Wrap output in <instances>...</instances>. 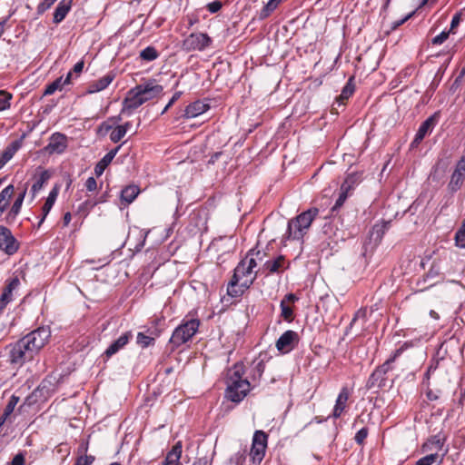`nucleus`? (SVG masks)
<instances>
[{"instance_id": "f257e3e1", "label": "nucleus", "mask_w": 465, "mask_h": 465, "mask_svg": "<svg viewBox=\"0 0 465 465\" xmlns=\"http://www.w3.org/2000/svg\"><path fill=\"white\" fill-rule=\"evenodd\" d=\"M244 373L245 368L242 362L235 363L228 371L225 396L232 402H241L251 391V381L242 378Z\"/></svg>"}, {"instance_id": "f03ea898", "label": "nucleus", "mask_w": 465, "mask_h": 465, "mask_svg": "<svg viewBox=\"0 0 465 465\" xmlns=\"http://www.w3.org/2000/svg\"><path fill=\"white\" fill-rule=\"evenodd\" d=\"M319 214V209L312 207L310 208L295 218L288 222L286 233L283 237L285 240L290 241H302L303 236L308 232L312 223Z\"/></svg>"}, {"instance_id": "7ed1b4c3", "label": "nucleus", "mask_w": 465, "mask_h": 465, "mask_svg": "<svg viewBox=\"0 0 465 465\" xmlns=\"http://www.w3.org/2000/svg\"><path fill=\"white\" fill-rule=\"evenodd\" d=\"M200 326L198 319H190L183 321L178 327L174 329L170 338V344L178 348L189 341L197 332Z\"/></svg>"}, {"instance_id": "20e7f679", "label": "nucleus", "mask_w": 465, "mask_h": 465, "mask_svg": "<svg viewBox=\"0 0 465 465\" xmlns=\"http://www.w3.org/2000/svg\"><path fill=\"white\" fill-rule=\"evenodd\" d=\"M5 350L8 351L10 363L18 366L31 361L35 355V352L30 348V345H26L23 338L7 345Z\"/></svg>"}, {"instance_id": "39448f33", "label": "nucleus", "mask_w": 465, "mask_h": 465, "mask_svg": "<svg viewBox=\"0 0 465 465\" xmlns=\"http://www.w3.org/2000/svg\"><path fill=\"white\" fill-rule=\"evenodd\" d=\"M51 337V331L49 327H39L32 331L23 337L26 345L37 354L39 351L46 344Z\"/></svg>"}, {"instance_id": "423d86ee", "label": "nucleus", "mask_w": 465, "mask_h": 465, "mask_svg": "<svg viewBox=\"0 0 465 465\" xmlns=\"http://www.w3.org/2000/svg\"><path fill=\"white\" fill-rule=\"evenodd\" d=\"M213 43L212 38L204 33H192L183 41V49L186 52L204 51Z\"/></svg>"}, {"instance_id": "0eeeda50", "label": "nucleus", "mask_w": 465, "mask_h": 465, "mask_svg": "<svg viewBox=\"0 0 465 465\" xmlns=\"http://www.w3.org/2000/svg\"><path fill=\"white\" fill-rule=\"evenodd\" d=\"M268 435L262 430H256L252 437L250 456L253 463H260L265 455Z\"/></svg>"}, {"instance_id": "6e6552de", "label": "nucleus", "mask_w": 465, "mask_h": 465, "mask_svg": "<svg viewBox=\"0 0 465 465\" xmlns=\"http://www.w3.org/2000/svg\"><path fill=\"white\" fill-rule=\"evenodd\" d=\"M55 378L53 376H47L42 381L38 387L26 397L25 403L31 405L35 403L39 398H48L52 393L55 391V385L54 383Z\"/></svg>"}, {"instance_id": "1a4fd4ad", "label": "nucleus", "mask_w": 465, "mask_h": 465, "mask_svg": "<svg viewBox=\"0 0 465 465\" xmlns=\"http://www.w3.org/2000/svg\"><path fill=\"white\" fill-rule=\"evenodd\" d=\"M20 243L13 235L11 230L0 225V251L11 256L17 252Z\"/></svg>"}, {"instance_id": "9d476101", "label": "nucleus", "mask_w": 465, "mask_h": 465, "mask_svg": "<svg viewBox=\"0 0 465 465\" xmlns=\"http://www.w3.org/2000/svg\"><path fill=\"white\" fill-rule=\"evenodd\" d=\"M465 183V154L457 162L455 168L450 175L447 189L450 193H454L461 189Z\"/></svg>"}, {"instance_id": "9b49d317", "label": "nucleus", "mask_w": 465, "mask_h": 465, "mask_svg": "<svg viewBox=\"0 0 465 465\" xmlns=\"http://www.w3.org/2000/svg\"><path fill=\"white\" fill-rule=\"evenodd\" d=\"M138 94L141 95L144 103L153 100L160 96L163 91V87L161 84H157L155 80H149L144 84H138L135 86Z\"/></svg>"}, {"instance_id": "f8f14e48", "label": "nucleus", "mask_w": 465, "mask_h": 465, "mask_svg": "<svg viewBox=\"0 0 465 465\" xmlns=\"http://www.w3.org/2000/svg\"><path fill=\"white\" fill-rule=\"evenodd\" d=\"M27 187L28 183H25V184H23L21 189L18 188L20 192L17 193L15 202L13 203L12 206L10 207V209L5 216V222L7 224H13L16 220L18 214L20 213L25 197L27 193Z\"/></svg>"}, {"instance_id": "ddd939ff", "label": "nucleus", "mask_w": 465, "mask_h": 465, "mask_svg": "<svg viewBox=\"0 0 465 465\" xmlns=\"http://www.w3.org/2000/svg\"><path fill=\"white\" fill-rule=\"evenodd\" d=\"M299 341V335L296 331L288 330L284 331L276 341V348L282 353H288L292 351Z\"/></svg>"}, {"instance_id": "4468645a", "label": "nucleus", "mask_w": 465, "mask_h": 465, "mask_svg": "<svg viewBox=\"0 0 465 465\" xmlns=\"http://www.w3.org/2000/svg\"><path fill=\"white\" fill-rule=\"evenodd\" d=\"M67 146V136L62 133L56 132L50 136L49 143L45 147V151L49 154H61L64 153Z\"/></svg>"}, {"instance_id": "2eb2a0df", "label": "nucleus", "mask_w": 465, "mask_h": 465, "mask_svg": "<svg viewBox=\"0 0 465 465\" xmlns=\"http://www.w3.org/2000/svg\"><path fill=\"white\" fill-rule=\"evenodd\" d=\"M143 104L144 100H143L135 87H134L127 93V96L123 101L121 114L130 116L135 109Z\"/></svg>"}, {"instance_id": "dca6fc26", "label": "nucleus", "mask_w": 465, "mask_h": 465, "mask_svg": "<svg viewBox=\"0 0 465 465\" xmlns=\"http://www.w3.org/2000/svg\"><path fill=\"white\" fill-rule=\"evenodd\" d=\"M20 286V279L17 275L13 276L5 281V286L0 296V309L6 307L13 301V292L16 291Z\"/></svg>"}, {"instance_id": "f3484780", "label": "nucleus", "mask_w": 465, "mask_h": 465, "mask_svg": "<svg viewBox=\"0 0 465 465\" xmlns=\"http://www.w3.org/2000/svg\"><path fill=\"white\" fill-rule=\"evenodd\" d=\"M440 117V112H435L432 115L427 118L419 127L413 143H420L425 136L430 133L435 125L438 124Z\"/></svg>"}, {"instance_id": "a211bd4d", "label": "nucleus", "mask_w": 465, "mask_h": 465, "mask_svg": "<svg viewBox=\"0 0 465 465\" xmlns=\"http://www.w3.org/2000/svg\"><path fill=\"white\" fill-rule=\"evenodd\" d=\"M289 263L286 262L285 257L283 255H279L274 260H268L263 264V271L266 275H271L273 273L280 274L288 269Z\"/></svg>"}, {"instance_id": "6ab92c4d", "label": "nucleus", "mask_w": 465, "mask_h": 465, "mask_svg": "<svg viewBox=\"0 0 465 465\" xmlns=\"http://www.w3.org/2000/svg\"><path fill=\"white\" fill-rule=\"evenodd\" d=\"M209 108V104L196 100L185 107L183 117L186 119L195 118L205 113Z\"/></svg>"}, {"instance_id": "aec40b11", "label": "nucleus", "mask_w": 465, "mask_h": 465, "mask_svg": "<svg viewBox=\"0 0 465 465\" xmlns=\"http://www.w3.org/2000/svg\"><path fill=\"white\" fill-rule=\"evenodd\" d=\"M132 338H133L132 331H125L117 340H115L114 342H112L109 345V347L104 351V355L107 358L112 357L113 355L117 353L120 350L124 349Z\"/></svg>"}, {"instance_id": "412c9836", "label": "nucleus", "mask_w": 465, "mask_h": 465, "mask_svg": "<svg viewBox=\"0 0 465 465\" xmlns=\"http://www.w3.org/2000/svg\"><path fill=\"white\" fill-rule=\"evenodd\" d=\"M350 397V391L348 387L343 386L336 399V402L333 408L332 417L338 419L346 408L347 401Z\"/></svg>"}, {"instance_id": "4be33fe9", "label": "nucleus", "mask_w": 465, "mask_h": 465, "mask_svg": "<svg viewBox=\"0 0 465 465\" xmlns=\"http://www.w3.org/2000/svg\"><path fill=\"white\" fill-rule=\"evenodd\" d=\"M122 144L109 151L94 166V173L96 176H101L106 167L112 163Z\"/></svg>"}, {"instance_id": "5701e85b", "label": "nucleus", "mask_w": 465, "mask_h": 465, "mask_svg": "<svg viewBox=\"0 0 465 465\" xmlns=\"http://www.w3.org/2000/svg\"><path fill=\"white\" fill-rule=\"evenodd\" d=\"M73 0H61L55 7L53 22L60 24L72 8Z\"/></svg>"}, {"instance_id": "b1692460", "label": "nucleus", "mask_w": 465, "mask_h": 465, "mask_svg": "<svg viewBox=\"0 0 465 465\" xmlns=\"http://www.w3.org/2000/svg\"><path fill=\"white\" fill-rule=\"evenodd\" d=\"M183 445L181 441L176 442L172 450L166 454L163 465H181L180 459L182 456Z\"/></svg>"}, {"instance_id": "393cba45", "label": "nucleus", "mask_w": 465, "mask_h": 465, "mask_svg": "<svg viewBox=\"0 0 465 465\" xmlns=\"http://www.w3.org/2000/svg\"><path fill=\"white\" fill-rule=\"evenodd\" d=\"M390 227L391 221H382L381 223H375L370 232L371 240H373L375 243H379Z\"/></svg>"}, {"instance_id": "a878e982", "label": "nucleus", "mask_w": 465, "mask_h": 465, "mask_svg": "<svg viewBox=\"0 0 465 465\" xmlns=\"http://www.w3.org/2000/svg\"><path fill=\"white\" fill-rule=\"evenodd\" d=\"M382 370L380 371L378 368L374 370V371L371 374L367 381L368 389L373 388H383L386 385V375L382 374Z\"/></svg>"}, {"instance_id": "bb28decb", "label": "nucleus", "mask_w": 465, "mask_h": 465, "mask_svg": "<svg viewBox=\"0 0 465 465\" xmlns=\"http://www.w3.org/2000/svg\"><path fill=\"white\" fill-rule=\"evenodd\" d=\"M362 181V173L361 172H352L346 175L343 183L341 187L343 190H347L350 193L361 183Z\"/></svg>"}, {"instance_id": "cd10ccee", "label": "nucleus", "mask_w": 465, "mask_h": 465, "mask_svg": "<svg viewBox=\"0 0 465 465\" xmlns=\"http://www.w3.org/2000/svg\"><path fill=\"white\" fill-rule=\"evenodd\" d=\"M265 370V363L263 360L255 359L252 361L251 369L249 371V378L252 382H258L262 378Z\"/></svg>"}, {"instance_id": "c85d7f7f", "label": "nucleus", "mask_w": 465, "mask_h": 465, "mask_svg": "<svg viewBox=\"0 0 465 465\" xmlns=\"http://www.w3.org/2000/svg\"><path fill=\"white\" fill-rule=\"evenodd\" d=\"M15 186L9 184L0 192V215L7 210L10 200L15 194Z\"/></svg>"}, {"instance_id": "c756f323", "label": "nucleus", "mask_w": 465, "mask_h": 465, "mask_svg": "<svg viewBox=\"0 0 465 465\" xmlns=\"http://www.w3.org/2000/svg\"><path fill=\"white\" fill-rule=\"evenodd\" d=\"M51 174L49 171L43 170L38 175L35 176V182L31 187L32 198L34 199L36 193L43 188L44 184L50 179Z\"/></svg>"}, {"instance_id": "7c9ffc66", "label": "nucleus", "mask_w": 465, "mask_h": 465, "mask_svg": "<svg viewBox=\"0 0 465 465\" xmlns=\"http://www.w3.org/2000/svg\"><path fill=\"white\" fill-rule=\"evenodd\" d=\"M114 75L108 74L93 82L88 87V93L94 94L104 90L113 82Z\"/></svg>"}, {"instance_id": "2f4dec72", "label": "nucleus", "mask_w": 465, "mask_h": 465, "mask_svg": "<svg viewBox=\"0 0 465 465\" xmlns=\"http://www.w3.org/2000/svg\"><path fill=\"white\" fill-rule=\"evenodd\" d=\"M21 146H22V139L13 141L4 150L3 153L0 156V159H2V161L5 162L7 163L13 158V156L15 154V153L21 148Z\"/></svg>"}, {"instance_id": "473e14b6", "label": "nucleus", "mask_w": 465, "mask_h": 465, "mask_svg": "<svg viewBox=\"0 0 465 465\" xmlns=\"http://www.w3.org/2000/svg\"><path fill=\"white\" fill-rule=\"evenodd\" d=\"M140 190L136 185H128L121 192V200L126 203H131L139 194Z\"/></svg>"}, {"instance_id": "72a5a7b5", "label": "nucleus", "mask_w": 465, "mask_h": 465, "mask_svg": "<svg viewBox=\"0 0 465 465\" xmlns=\"http://www.w3.org/2000/svg\"><path fill=\"white\" fill-rule=\"evenodd\" d=\"M151 335H146L143 332H138L136 337V343L143 349L152 346L155 342V338L152 335L158 336L159 332L151 331Z\"/></svg>"}, {"instance_id": "f704fd0d", "label": "nucleus", "mask_w": 465, "mask_h": 465, "mask_svg": "<svg viewBox=\"0 0 465 465\" xmlns=\"http://www.w3.org/2000/svg\"><path fill=\"white\" fill-rule=\"evenodd\" d=\"M284 0H269L259 13V19L263 20L271 15Z\"/></svg>"}, {"instance_id": "c9c22d12", "label": "nucleus", "mask_w": 465, "mask_h": 465, "mask_svg": "<svg viewBox=\"0 0 465 465\" xmlns=\"http://www.w3.org/2000/svg\"><path fill=\"white\" fill-rule=\"evenodd\" d=\"M354 77L351 76L346 84L343 86L341 93L339 96L340 103H343L345 100H348L355 91V85L353 84Z\"/></svg>"}, {"instance_id": "e433bc0d", "label": "nucleus", "mask_w": 465, "mask_h": 465, "mask_svg": "<svg viewBox=\"0 0 465 465\" xmlns=\"http://www.w3.org/2000/svg\"><path fill=\"white\" fill-rule=\"evenodd\" d=\"M139 57L143 61L152 62L159 57V52L156 50L154 46L150 45L140 52Z\"/></svg>"}, {"instance_id": "4c0bfd02", "label": "nucleus", "mask_w": 465, "mask_h": 465, "mask_svg": "<svg viewBox=\"0 0 465 465\" xmlns=\"http://www.w3.org/2000/svg\"><path fill=\"white\" fill-rule=\"evenodd\" d=\"M402 349H398L394 351L393 355H391L383 364L377 367L380 371H383L382 374L386 375L389 371L392 369V363L396 361V359L401 354Z\"/></svg>"}, {"instance_id": "58836bf2", "label": "nucleus", "mask_w": 465, "mask_h": 465, "mask_svg": "<svg viewBox=\"0 0 465 465\" xmlns=\"http://www.w3.org/2000/svg\"><path fill=\"white\" fill-rule=\"evenodd\" d=\"M350 195V192L347 190H343L342 187L340 188V193L339 197L337 198L334 205L331 207V214L334 215V213L338 211L339 208H341L345 201L347 200L348 196Z\"/></svg>"}, {"instance_id": "ea45409f", "label": "nucleus", "mask_w": 465, "mask_h": 465, "mask_svg": "<svg viewBox=\"0 0 465 465\" xmlns=\"http://www.w3.org/2000/svg\"><path fill=\"white\" fill-rule=\"evenodd\" d=\"M454 241L457 247L465 249V222L462 223L455 232Z\"/></svg>"}, {"instance_id": "a19ab883", "label": "nucleus", "mask_w": 465, "mask_h": 465, "mask_svg": "<svg viewBox=\"0 0 465 465\" xmlns=\"http://www.w3.org/2000/svg\"><path fill=\"white\" fill-rule=\"evenodd\" d=\"M13 94L5 90H0V112L10 108Z\"/></svg>"}, {"instance_id": "79ce46f5", "label": "nucleus", "mask_w": 465, "mask_h": 465, "mask_svg": "<svg viewBox=\"0 0 465 465\" xmlns=\"http://www.w3.org/2000/svg\"><path fill=\"white\" fill-rule=\"evenodd\" d=\"M63 87H64V84L62 83V76H61V77H58L57 79H55L51 84L46 85L45 92H44V95H51L55 91L62 90Z\"/></svg>"}, {"instance_id": "37998d69", "label": "nucleus", "mask_w": 465, "mask_h": 465, "mask_svg": "<svg viewBox=\"0 0 465 465\" xmlns=\"http://www.w3.org/2000/svg\"><path fill=\"white\" fill-rule=\"evenodd\" d=\"M234 270H236V276L242 275L243 278L250 277L252 272V271L247 267L246 260L241 261Z\"/></svg>"}, {"instance_id": "c03bdc74", "label": "nucleus", "mask_w": 465, "mask_h": 465, "mask_svg": "<svg viewBox=\"0 0 465 465\" xmlns=\"http://www.w3.org/2000/svg\"><path fill=\"white\" fill-rule=\"evenodd\" d=\"M280 307H281V314H282V318L287 322H292L293 319V311H292V307L287 305L285 303L284 300H282V302L280 303Z\"/></svg>"}, {"instance_id": "a18cd8bd", "label": "nucleus", "mask_w": 465, "mask_h": 465, "mask_svg": "<svg viewBox=\"0 0 465 465\" xmlns=\"http://www.w3.org/2000/svg\"><path fill=\"white\" fill-rule=\"evenodd\" d=\"M126 134L125 129L124 126L117 125L110 134V140L113 143H118L121 141L124 135Z\"/></svg>"}, {"instance_id": "49530a36", "label": "nucleus", "mask_w": 465, "mask_h": 465, "mask_svg": "<svg viewBox=\"0 0 465 465\" xmlns=\"http://www.w3.org/2000/svg\"><path fill=\"white\" fill-rule=\"evenodd\" d=\"M19 400L20 399H19L18 396H15V395H12L11 396V398L8 401L7 405L5 406V408L4 410V413H5V417H9L12 414V412L14 411L15 406L19 402Z\"/></svg>"}, {"instance_id": "de8ad7c7", "label": "nucleus", "mask_w": 465, "mask_h": 465, "mask_svg": "<svg viewBox=\"0 0 465 465\" xmlns=\"http://www.w3.org/2000/svg\"><path fill=\"white\" fill-rule=\"evenodd\" d=\"M369 434V430L367 427H363L361 430H359L354 437V440L357 444L362 445Z\"/></svg>"}, {"instance_id": "09e8293b", "label": "nucleus", "mask_w": 465, "mask_h": 465, "mask_svg": "<svg viewBox=\"0 0 465 465\" xmlns=\"http://www.w3.org/2000/svg\"><path fill=\"white\" fill-rule=\"evenodd\" d=\"M57 0H43L38 4L36 7V13L38 15H42L46 10H48Z\"/></svg>"}, {"instance_id": "8fccbe9b", "label": "nucleus", "mask_w": 465, "mask_h": 465, "mask_svg": "<svg viewBox=\"0 0 465 465\" xmlns=\"http://www.w3.org/2000/svg\"><path fill=\"white\" fill-rule=\"evenodd\" d=\"M438 458L437 453L429 454L418 460L415 465H432Z\"/></svg>"}, {"instance_id": "3c124183", "label": "nucleus", "mask_w": 465, "mask_h": 465, "mask_svg": "<svg viewBox=\"0 0 465 465\" xmlns=\"http://www.w3.org/2000/svg\"><path fill=\"white\" fill-rule=\"evenodd\" d=\"M450 33L449 30H444L438 35L432 38L431 44L433 45H442L450 36Z\"/></svg>"}, {"instance_id": "603ef678", "label": "nucleus", "mask_w": 465, "mask_h": 465, "mask_svg": "<svg viewBox=\"0 0 465 465\" xmlns=\"http://www.w3.org/2000/svg\"><path fill=\"white\" fill-rule=\"evenodd\" d=\"M54 203L53 202H50V201H47L45 200V204L43 205L42 207V217L38 223V227L41 226V224L44 223V221L45 220L46 216L48 215L49 212L51 211L52 207L54 206Z\"/></svg>"}, {"instance_id": "864d4df0", "label": "nucleus", "mask_w": 465, "mask_h": 465, "mask_svg": "<svg viewBox=\"0 0 465 465\" xmlns=\"http://www.w3.org/2000/svg\"><path fill=\"white\" fill-rule=\"evenodd\" d=\"M94 460L93 455H81L76 459L74 465H91Z\"/></svg>"}, {"instance_id": "5fc2aeb1", "label": "nucleus", "mask_w": 465, "mask_h": 465, "mask_svg": "<svg viewBox=\"0 0 465 465\" xmlns=\"http://www.w3.org/2000/svg\"><path fill=\"white\" fill-rule=\"evenodd\" d=\"M104 203V200L101 199L100 201H95V202H91V201H88V200L84 201L79 206V212H81V211H87L88 212L91 209H93L95 205H97L98 203Z\"/></svg>"}, {"instance_id": "6e6d98bb", "label": "nucleus", "mask_w": 465, "mask_h": 465, "mask_svg": "<svg viewBox=\"0 0 465 465\" xmlns=\"http://www.w3.org/2000/svg\"><path fill=\"white\" fill-rule=\"evenodd\" d=\"M461 20V15L460 13H456L450 22V26L449 29V32L452 35L456 33V28L459 26Z\"/></svg>"}, {"instance_id": "4d7b16f0", "label": "nucleus", "mask_w": 465, "mask_h": 465, "mask_svg": "<svg viewBox=\"0 0 465 465\" xmlns=\"http://www.w3.org/2000/svg\"><path fill=\"white\" fill-rule=\"evenodd\" d=\"M222 6H223L222 2L219 0H215V1L209 3L206 5V8L211 14H215L222 8Z\"/></svg>"}, {"instance_id": "13d9d810", "label": "nucleus", "mask_w": 465, "mask_h": 465, "mask_svg": "<svg viewBox=\"0 0 465 465\" xmlns=\"http://www.w3.org/2000/svg\"><path fill=\"white\" fill-rule=\"evenodd\" d=\"M255 277H247V278H243L240 283H239V288L241 291H242V293L247 290L249 289V287L252 284L253 282V280H254Z\"/></svg>"}, {"instance_id": "bf43d9fd", "label": "nucleus", "mask_w": 465, "mask_h": 465, "mask_svg": "<svg viewBox=\"0 0 465 465\" xmlns=\"http://www.w3.org/2000/svg\"><path fill=\"white\" fill-rule=\"evenodd\" d=\"M227 293L232 297H239L242 294V291L238 286L228 285Z\"/></svg>"}, {"instance_id": "052dcab7", "label": "nucleus", "mask_w": 465, "mask_h": 465, "mask_svg": "<svg viewBox=\"0 0 465 465\" xmlns=\"http://www.w3.org/2000/svg\"><path fill=\"white\" fill-rule=\"evenodd\" d=\"M85 188L88 192H94L97 189V182L94 177H89L85 182Z\"/></svg>"}, {"instance_id": "680f3d73", "label": "nucleus", "mask_w": 465, "mask_h": 465, "mask_svg": "<svg viewBox=\"0 0 465 465\" xmlns=\"http://www.w3.org/2000/svg\"><path fill=\"white\" fill-rule=\"evenodd\" d=\"M25 454L22 452L17 453L10 462V465H24L25 464Z\"/></svg>"}, {"instance_id": "e2e57ef3", "label": "nucleus", "mask_w": 465, "mask_h": 465, "mask_svg": "<svg viewBox=\"0 0 465 465\" xmlns=\"http://www.w3.org/2000/svg\"><path fill=\"white\" fill-rule=\"evenodd\" d=\"M254 250H251L249 252H248V255L247 257L244 259L247 261V267L249 269H251L252 271L253 270V268L256 267L257 263H256V261L254 258L251 257L249 258L250 255H252Z\"/></svg>"}, {"instance_id": "0e129e2a", "label": "nucleus", "mask_w": 465, "mask_h": 465, "mask_svg": "<svg viewBox=\"0 0 465 465\" xmlns=\"http://www.w3.org/2000/svg\"><path fill=\"white\" fill-rule=\"evenodd\" d=\"M465 75V68H463L460 74L456 77V79L454 80L453 84H452V86H451V89H454V88H458L459 85L461 83V80L462 78L464 77Z\"/></svg>"}, {"instance_id": "69168bd1", "label": "nucleus", "mask_w": 465, "mask_h": 465, "mask_svg": "<svg viewBox=\"0 0 465 465\" xmlns=\"http://www.w3.org/2000/svg\"><path fill=\"white\" fill-rule=\"evenodd\" d=\"M243 279V277L242 275H237L236 276V270H234V273L229 282L228 285H232V286H238V284L240 283V282Z\"/></svg>"}, {"instance_id": "338daca9", "label": "nucleus", "mask_w": 465, "mask_h": 465, "mask_svg": "<svg viewBox=\"0 0 465 465\" xmlns=\"http://www.w3.org/2000/svg\"><path fill=\"white\" fill-rule=\"evenodd\" d=\"M429 443L435 445L439 450H440L443 445V441L441 440V439L439 436L432 437L429 440Z\"/></svg>"}, {"instance_id": "774afa93", "label": "nucleus", "mask_w": 465, "mask_h": 465, "mask_svg": "<svg viewBox=\"0 0 465 465\" xmlns=\"http://www.w3.org/2000/svg\"><path fill=\"white\" fill-rule=\"evenodd\" d=\"M182 94H183L182 91L175 92L173 94V95L172 96V98L170 99V101L168 102L167 108L172 107L173 104L182 96Z\"/></svg>"}]
</instances>
